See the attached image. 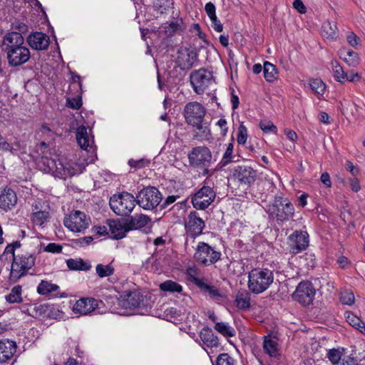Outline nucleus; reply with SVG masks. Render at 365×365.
<instances>
[{
    "label": "nucleus",
    "mask_w": 365,
    "mask_h": 365,
    "mask_svg": "<svg viewBox=\"0 0 365 365\" xmlns=\"http://www.w3.org/2000/svg\"><path fill=\"white\" fill-rule=\"evenodd\" d=\"M30 155L40 170L48 173H52L56 178L66 180L68 177L75 174L74 171L66 167L57 156L55 158L51 157V152L44 141L36 144Z\"/></svg>",
    "instance_id": "obj_1"
},
{
    "label": "nucleus",
    "mask_w": 365,
    "mask_h": 365,
    "mask_svg": "<svg viewBox=\"0 0 365 365\" xmlns=\"http://www.w3.org/2000/svg\"><path fill=\"white\" fill-rule=\"evenodd\" d=\"M36 256L35 254L24 252L16 254L10 266L8 280L10 283H16L21 278L26 276L29 270L35 265Z\"/></svg>",
    "instance_id": "obj_2"
},
{
    "label": "nucleus",
    "mask_w": 365,
    "mask_h": 365,
    "mask_svg": "<svg viewBox=\"0 0 365 365\" xmlns=\"http://www.w3.org/2000/svg\"><path fill=\"white\" fill-rule=\"evenodd\" d=\"M273 282V272L268 268H254L248 273L247 287L255 294L266 291Z\"/></svg>",
    "instance_id": "obj_3"
},
{
    "label": "nucleus",
    "mask_w": 365,
    "mask_h": 365,
    "mask_svg": "<svg viewBox=\"0 0 365 365\" xmlns=\"http://www.w3.org/2000/svg\"><path fill=\"white\" fill-rule=\"evenodd\" d=\"M266 211L270 219H275L278 223H282L293 217L294 208L288 199L276 196L273 203L267 206Z\"/></svg>",
    "instance_id": "obj_4"
},
{
    "label": "nucleus",
    "mask_w": 365,
    "mask_h": 365,
    "mask_svg": "<svg viewBox=\"0 0 365 365\" xmlns=\"http://www.w3.org/2000/svg\"><path fill=\"white\" fill-rule=\"evenodd\" d=\"M163 199L160 191L150 185L143 187L136 195L137 204L145 210L153 211L159 208Z\"/></svg>",
    "instance_id": "obj_5"
},
{
    "label": "nucleus",
    "mask_w": 365,
    "mask_h": 365,
    "mask_svg": "<svg viewBox=\"0 0 365 365\" xmlns=\"http://www.w3.org/2000/svg\"><path fill=\"white\" fill-rule=\"evenodd\" d=\"M136 204V197L128 192H122L117 197L113 195L110 200V208L119 216H129Z\"/></svg>",
    "instance_id": "obj_6"
},
{
    "label": "nucleus",
    "mask_w": 365,
    "mask_h": 365,
    "mask_svg": "<svg viewBox=\"0 0 365 365\" xmlns=\"http://www.w3.org/2000/svg\"><path fill=\"white\" fill-rule=\"evenodd\" d=\"M193 257L197 263L207 267L215 264L220 259L221 252L207 243L200 242L197 245Z\"/></svg>",
    "instance_id": "obj_7"
},
{
    "label": "nucleus",
    "mask_w": 365,
    "mask_h": 365,
    "mask_svg": "<svg viewBox=\"0 0 365 365\" xmlns=\"http://www.w3.org/2000/svg\"><path fill=\"white\" fill-rule=\"evenodd\" d=\"M189 163L194 168H203L202 174H207L209 170L207 167L209 165L212 154L210 149L206 146H197L193 148L188 153Z\"/></svg>",
    "instance_id": "obj_8"
},
{
    "label": "nucleus",
    "mask_w": 365,
    "mask_h": 365,
    "mask_svg": "<svg viewBox=\"0 0 365 365\" xmlns=\"http://www.w3.org/2000/svg\"><path fill=\"white\" fill-rule=\"evenodd\" d=\"M213 81L212 73L203 68L192 71L190 76V83L197 94H202Z\"/></svg>",
    "instance_id": "obj_9"
},
{
    "label": "nucleus",
    "mask_w": 365,
    "mask_h": 365,
    "mask_svg": "<svg viewBox=\"0 0 365 365\" xmlns=\"http://www.w3.org/2000/svg\"><path fill=\"white\" fill-rule=\"evenodd\" d=\"M197 59L198 54L195 49L180 47L177 52V58L175 59L176 67L170 72V75L172 76L177 71V67H179L182 71L190 70Z\"/></svg>",
    "instance_id": "obj_10"
},
{
    "label": "nucleus",
    "mask_w": 365,
    "mask_h": 365,
    "mask_svg": "<svg viewBox=\"0 0 365 365\" xmlns=\"http://www.w3.org/2000/svg\"><path fill=\"white\" fill-rule=\"evenodd\" d=\"M316 289L309 281H302L297 286L295 291L292 294V299L303 306H308L312 304Z\"/></svg>",
    "instance_id": "obj_11"
},
{
    "label": "nucleus",
    "mask_w": 365,
    "mask_h": 365,
    "mask_svg": "<svg viewBox=\"0 0 365 365\" xmlns=\"http://www.w3.org/2000/svg\"><path fill=\"white\" fill-rule=\"evenodd\" d=\"M90 222L84 212L76 210L64 218L63 224L71 231L81 232L88 228Z\"/></svg>",
    "instance_id": "obj_12"
},
{
    "label": "nucleus",
    "mask_w": 365,
    "mask_h": 365,
    "mask_svg": "<svg viewBox=\"0 0 365 365\" xmlns=\"http://www.w3.org/2000/svg\"><path fill=\"white\" fill-rule=\"evenodd\" d=\"M290 253L297 255L305 250L309 246V235L305 231L295 230L288 237Z\"/></svg>",
    "instance_id": "obj_13"
},
{
    "label": "nucleus",
    "mask_w": 365,
    "mask_h": 365,
    "mask_svg": "<svg viewBox=\"0 0 365 365\" xmlns=\"http://www.w3.org/2000/svg\"><path fill=\"white\" fill-rule=\"evenodd\" d=\"M205 227V221L200 217L198 213L196 211L190 212L185 223V230L187 235L195 239L202 233Z\"/></svg>",
    "instance_id": "obj_14"
},
{
    "label": "nucleus",
    "mask_w": 365,
    "mask_h": 365,
    "mask_svg": "<svg viewBox=\"0 0 365 365\" xmlns=\"http://www.w3.org/2000/svg\"><path fill=\"white\" fill-rule=\"evenodd\" d=\"M205 113L206 110L205 107L196 101L187 103L183 110L185 120L188 125L201 119H204Z\"/></svg>",
    "instance_id": "obj_15"
},
{
    "label": "nucleus",
    "mask_w": 365,
    "mask_h": 365,
    "mask_svg": "<svg viewBox=\"0 0 365 365\" xmlns=\"http://www.w3.org/2000/svg\"><path fill=\"white\" fill-rule=\"evenodd\" d=\"M6 53L9 66L13 67L24 64L31 58L29 49L24 45L13 48Z\"/></svg>",
    "instance_id": "obj_16"
},
{
    "label": "nucleus",
    "mask_w": 365,
    "mask_h": 365,
    "mask_svg": "<svg viewBox=\"0 0 365 365\" xmlns=\"http://www.w3.org/2000/svg\"><path fill=\"white\" fill-rule=\"evenodd\" d=\"M197 287L205 296L217 304H222L227 299L226 295L221 293L217 287L211 284L205 278L197 285Z\"/></svg>",
    "instance_id": "obj_17"
},
{
    "label": "nucleus",
    "mask_w": 365,
    "mask_h": 365,
    "mask_svg": "<svg viewBox=\"0 0 365 365\" xmlns=\"http://www.w3.org/2000/svg\"><path fill=\"white\" fill-rule=\"evenodd\" d=\"M17 195L14 190L5 186L0 187V208L5 212L12 210L17 203Z\"/></svg>",
    "instance_id": "obj_18"
},
{
    "label": "nucleus",
    "mask_w": 365,
    "mask_h": 365,
    "mask_svg": "<svg viewBox=\"0 0 365 365\" xmlns=\"http://www.w3.org/2000/svg\"><path fill=\"white\" fill-rule=\"evenodd\" d=\"M121 305L125 308L135 309L147 307L145 297L138 291H130L126 293L121 301Z\"/></svg>",
    "instance_id": "obj_19"
},
{
    "label": "nucleus",
    "mask_w": 365,
    "mask_h": 365,
    "mask_svg": "<svg viewBox=\"0 0 365 365\" xmlns=\"http://www.w3.org/2000/svg\"><path fill=\"white\" fill-rule=\"evenodd\" d=\"M28 44L35 50H46L50 44L49 36L43 32H33L27 37Z\"/></svg>",
    "instance_id": "obj_20"
},
{
    "label": "nucleus",
    "mask_w": 365,
    "mask_h": 365,
    "mask_svg": "<svg viewBox=\"0 0 365 365\" xmlns=\"http://www.w3.org/2000/svg\"><path fill=\"white\" fill-rule=\"evenodd\" d=\"M107 225L109 227L110 237L114 240H120L125 237L126 233L129 232L125 219L108 220Z\"/></svg>",
    "instance_id": "obj_21"
},
{
    "label": "nucleus",
    "mask_w": 365,
    "mask_h": 365,
    "mask_svg": "<svg viewBox=\"0 0 365 365\" xmlns=\"http://www.w3.org/2000/svg\"><path fill=\"white\" fill-rule=\"evenodd\" d=\"M24 43V38L22 35L19 32H9L7 33L3 38L1 50L4 53L13 48L22 46Z\"/></svg>",
    "instance_id": "obj_22"
},
{
    "label": "nucleus",
    "mask_w": 365,
    "mask_h": 365,
    "mask_svg": "<svg viewBox=\"0 0 365 365\" xmlns=\"http://www.w3.org/2000/svg\"><path fill=\"white\" fill-rule=\"evenodd\" d=\"M190 125L193 128V139L208 140L211 137L210 124L205 118L196 121Z\"/></svg>",
    "instance_id": "obj_23"
},
{
    "label": "nucleus",
    "mask_w": 365,
    "mask_h": 365,
    "mask_svg": "<svg viewBox=\"0 0 365 365\" xmlns=\"http://www.w3.org/2000/svg\"><path fill=\"white\" fill-rule=\"evenodd\" d=\"M98 304L94 298H82L76 302L73 310L75 313L86 315L94 311Z\"/></svg>",
    "instance_id": "obj_24"
},
{
    "label": "nucleus",
    "mask_w": 365,
    "mask_h": 365,
    "mask_svg": "<svg viewBox=\"0 0 365 365\" xmlns=\"http://www.w3.org/2000/svg\"><path fill=\"white\" fill-rule=\"evenodd\" d=\"M208 186L204 185L191 195V203L196 210H204L207 208Z\"/></svg>",
    "instance_id": "obj_25"
},
{
    "label": "nucleus",
    "mask_w": 365,
    "mask_h": 365,
    "mask_svg": "<svg viewBox=\"0 0 365 365\" xmlns=\"http://www.w3.org/2000/svg\"><path fill=\"white\" fill-rule=\"evenodd\" d=\"M16 341L9 339L0 340V362H6L11 359L16 352Z\"/></svg>",
    "instance_id": "obj_26"
},
{
    "label": "nucleus",
    "mask_w": 365,
    "mask_h": 365,
    "mask_svg": "<svg viewBox=\"0 0 365 365\" xmlns=\"http://www.w3.org/2000/svg\"><path fill=\"white\" fill-rule=\"evenodd\" d=\"M125 221L128 230L131 231L145 227L150 222L151 219L146 215L140 214L130 216L125 219Z\"/></svg>",
    "instance_id": "obj_27"
},
{
    "label": "nucleus",
    "mask_w": 365,
    "mask_h": 365,
    "mask_svg": "<svg viewBox=\"0 0 365 365\" xmlns=\"http://www.w3.org/2000/svg\"><path fill=\"white\" fill-rule=\"evenodd\" d=\"M76 140L82 149L89 151L88 148H90V149L93 148L94 143L93 137L90 138L88 129L84 125H81L78 128L76 131Z\"/></svg>",
    "instance_id": "obj_28"
},
{
    "label": "nucleus",
    "mask_w": 365,
    "mask_h": 365,
    "mask_svg": "<svg viewBox=\"0 0 365 365\" xmlns=\"http://www.w3.org/2000/svg\"><path fill=\"white\" fill-rule=\"evenodd\" d=\"M234 175L240 182H253L255 181L256 171L250 167L238 166Z\"/></svg>",
    "instance_id": "obj_29"
},
{
    "label": "nucleus",
    "mask_w": 365,
    "mask_h": 365,
    "mask_svg": "<svg viewBox=\"0 0 365 365\" xmlns=\"http://www.w3.org/2000/svg\"><path fill=\"white\" fill-rule=\"evenodd\" d=\"M200 338L207 347H217L220 345L218 336L207 326L204 327L200 331Z\"/></svg>",
    "instance_id": "obj_30"
},
{
    "label": "nucleus",
    "mask_w": 365,
    "mask_h": 365,
    "mask_svg": "<svg viewBox=\"0 0 365 365\" xmlns=\"http://www.w3.org/2000/svg\"><path fill=\"white\" fill-rule=\"evenodd\" d=\"M250 292L245 289H240L237 291L234 300V304L237 309L246 310L250 308Z\"/></svg>",
    "instance_id": "obj_31"
},
{
    "label": "nucleus",
    "mask_w": 365,
    "mask_h": 365,
    "mask_svg": "<svg viewBox=\"0 0 365 365\" xmlns=\"http://www.w3.org/2000/svg\"><path fill=\"white\" fill-rule=\"evenodd\" d=\"M32 211L31 220L36 225H43L50 217L48 211L40 210L39 203H35L32 205Z\"/></svg>",
    "instance_id": "obj_32"
},
{
    "label": "nucleus",
    "mask_w": 365,
    "mask_h": 365,
    "mask_svg": "<svg viewBox=\"0 0 365 365\" xmlns=\"http://www.w3.org/2000/svg\"><path fill=\"white\" fill-rule=\"evenodd\" d=\"M21 247V243L19 240L8 244L3 253L0 255L1 262L11 263L12 260H14V257L16 255V250Z\"/></svg>",
    "instance_id": "obj_33"
},
{
    "label": "nucleus",
    "mask_w": 365,
    "mask_h": 365,
    "mask_svg": "<svg viewBox=\"0 0 365 365\" xmlns=\"http://www.w3.org/2000/svg\"><path fill=\"white\" fill-rule=\"evenodd\" d=\"M340 58H342L349 66L356 67L360 63V58L356 52L343 48L339 51Z\"/></svg>",
    "instance_id": "obj_34"
},
{
    "label": "nucleus",
    "mask_w": 365,
    "mask_h": 365,
    "mask_svg": "<svg viewBox=\"0 0 365 365\" xmlns=\"http://www.w3.org/2000/svg\"><path fill=\"white\" fill-rule=\"evenodd\" d=\"M263 349L270 357H277L279 356V344L269 336L264 337Z\"/></svg>",
    "instance_id": "obj_35"
},
{
    "label": "nucleus",
    "mask_w": 365,
    "mask_h": 365,
    "mask_svg": "<svg viewBox=\"0 0 365 365\" xmlns=\"http://www.w3.org/2000/svg\"><path fill=\"white\" fill-rule=\"evenodd\" d=\"M346 322L353 327L365 334V323L351 312H346L344 314Z\"/></svg>",
    "instance_id": "obj_36"
},
{
    "label": "nucleus",
    "mask_w": 365,
    "mask_h": 365,
    "mask_svg": "<svg viewBox=\"0 0 365 365\" xmlns=\"http://www.w3.org/2000/svg\"><path fill=\"white\" fill-rule=\"evenodd\" d=\"M59 289V286L47 280H41L37 287V293L42 296H48Z\"/></svg>",
    "instance_id": "obj_37"
},
{
    "label": "nucleus",
    "mask_w": 365,
    "mask_h": 365,
    "mask_svg": "<svg viewBox=\"0 0 365 365\" xmlns=\"http://www.w3.org/2000/svg\"><path fill=\"white\" fill-rule=\"evenodd\" d=\"M214 329L225 338L233 337L236 335V331L234 327L227 322H215Z\"/></svg>",
    "instance_id": "obj_38"
},
{
    "label": "nucleus",
    "mask_w": 365,
    "mask_h": 365,
    "mask_svg": "<svg viewBox=\"0 0 365 365\" xmlns=\"http://www.w3.org/2000/svg\"><path fill=\"white\" fill-rule=\"evenodd\" d=\"M264 77L267 82L272 83L277 79L278 73L274 65L269 61H264L263 65Z\"/></svg>",
    "instance_id": "obj_39"
},
{
    "label": "nucleus",
    "mask_w": 365,
    "mask_h": 365,
    "mask_svg": "<svg viewBox=\"0 0 365 365\" xmlns=\"http://www.w3.org/2000/svg\"><path fill=\"white\" fill-rule=\"evenodd\" d=\"M66 264L69 269L75 271H87L91 268V265L82 259H68L66 260Z\"/></svg>",
    "instance_id": "obj_40"
},
{
    "label": "nucleus",
    "mask_w": 365,
    "mask_h": 365,
    "mask_svg": "<svg viewBox=\"0 0 365 365\" xmlns=\"http://www.w3.org/2000/svg\"><path fill=\"white\" fill-rule=\"evenodd\" d=\"M336 30L335 22L327 21L322 24V35L326 38L335 39L337 37Z\"/></svg>",
    "instance_id": "obj_41"
},
{
    "label": "nucleus",
    "mask_w": 365,
    "mask_h": 365,
    "mask_svg": "<svg viewBox=\"0 0 365 365\" xmlns=\"http://www.w3.org/2000/svg\"><path fill=\"white\" fill-rule=\"evenodd\" d=\"M21 294L22 287L16 285L11 289L10 293L5 297V299L10 304L21 303L23 301Z\"/></svg>",
    "instance_id": "obj_42"
},
{
    "label": "nucleus",
    "mask_w": 365,
    "mask_h": 365,
    "mask_svg": "<svg viewBox=\"0 0 365 365\" xmlns=\"http://www.w3.org/2000/svg\"><path fill=\"white\" fill-rule=\"evenodd\" d=\"M48 311L46 304H33L28 308V315L34 318L46 316Z\"/></svg>",
    "instance_id": "obj_43"
},
{
    "label": "nucleus",
    "mask_w": 365,
    "mask_h": 365,
    "mask_svg": "<svg viewBox=\"0 0 365 365\" xmlns=\"http://www.w3.org/2000/svg\"><path fill=\"white\" fill-rule=\"evenodd\" d=\"M160 289L163 292L171 293H180L182 291V287L178 282L173 280H166L160 284Z\"/></svg>",
    "instance_id": "obj_44"
},
{
    "label": "nucleus",
    "mask_w": 365,
    "mask_h": 365,
    "mask_svg": "<svg viewBox=\"0 0 365 365\" xmlns=\"http://www.w3.org/2000/svg\"><path fill=\"white\" fill-rule=\"evenodd\" d=\"M114 267L111 263L104 265L103 264H98L96 267V272L100 278L110 277L114 273Z\"/></svg>",
    "instance_id": "obj_45"
},
{
    "label": "nucleus",
    "mask_w": 365,
    "mask_h": 365,
    "mask_svg": "<svg viewBox=\"0 0 365 365\" xmlns=\"http://www.w3.org/2000/svg\"><path fill=\"white\" fill-rule=\"evenodd\" d=\"M199 272H200L199 269L195 265L189 267L186 269V274H187L188 281L193 283L197 287L205 279L204 277L203 278L197 277V276L199 275Z\"/></svg>",
    "instance_id": "obj_46"
},
{
    "label": "nucleus",
    "mask_w": 365,
    "mask_h": 365,
    "mask_svg": "<svg viewBox=\"0 0 365 365\" xmlns=\"http://www.w3.org/2000/svg\"><path fill=\"white\" fill-rule=\"evenodd\" d=\"M309 86L313 92L319 95H323L326 89L325 83L319 78L311 79Z\"/></svg>",
    "instance_id": "obj_47"
},
{
    "label": "nucleus",
    "mask_w": 365,
    "mask_h": 365,
    "mask_svg": "<svg viewBox=\"0 0 365 365\" xmlns=\"http://www.w3.org/2000/svg\"><path fill=\"white\" fill-rule=\"evenodd\" d=\"M173 5V0H155L153 2L154 9L160 11L161 14L165 13Z\"/></svg>",
    "instance_id": "obj_48"
},
{
    "label": "nucleus",
    "mask_w": 365,
    "mask_h": 365,
    "mask_svg": "<svg viewBox=\"0 0 365 365\" xmlns=\"http://www.w3.org/2000/svg\"><path fill=\"white\" fill-rule=\"evenodd\" d=\"M334 76L335 79L341 83L344 82L345 76H346V72H345L343 68L338 63V62H332Z\"/></svg>",
    "instance_id": "obj_49"
},
{
    "label": "nucleus",
    "mask_w": 365,
    "mask_h": 365,
    "mask_svg": "<svg viewBox=\"0 0 365 365\" xmlns=\"http://www.w3.org/2000/svg\"><path fill=\"white\" fill-rule=\"evenodd\" d=\"M352 108L351 114L357 120H361L365 118V106H361L357 105L356 103H353L351 105Z\"/></svg>",
    "instance_id": "obj_50"
},
{
    "label": "nucleus",
    "mask_w": 365,
    "mask_h": 365,
    "mask_svg": "<svg viewBox=\"0 0 365 365\" xmlns=\"http://www.w3.org/2000/svg\"><path fill=\"white\" fill-rule=\"evenodd\" d=\"M259 127L265 133H277V128L270 120H261L259 123Z\"/></svg>",
    "instance_id": "obj_51"
},
{
    "label": "nucleus",
    "mask_w": 365,
    "mask_h": 365,
    "mask_svg": "<svg viewBox=\"0 0 365 365\" xmlns=\"http://www.w3.org/2000/svg\"><path fill=\"white\" fill-rule=\"evenodd\" d=\"M216 365H235V361L228 354L222 353L217 357Z\"/></svg>",
    "instance_id": "obj_52"
},
{
    "label": "nucleus",
    "mask_w": 365,
    "mask_h": 365,
    "mask_svg": "<svg viewBox=\"0 0 365 365\" xmlns=\"http://www.w3.org/2000/svg\"><path fill=\"white\" fill-rule=\"evenodd\" d=\"M247 138V130L245 125L243 123H241L239 125L237 135V141L238 144L245 145L246 143Z\"/></svg>",
    "instance_id": "obj_53"
},
{
    "label": "nucleus",
    "mask_w": 365,
    "mask_h": 365,
    "mask_svg": "<svg viewBox=\"0 0 365 365\" xmlns=\"http://www.w3.org/2000/svg\"><path fill=\"white\" fill-rule=\"evenodd\" d=\"M327 358L334 365H336V363L340 362L342 359L341 353L337 349H331L328 351Z\"/></svg>",
    "instance_id": "obj_54"
},
{
    "label": "nucleus",
    "mask_w": 365,
    "mask_h": 365,
    "mask_svg": "<svg viewBox=\"0 0 365 365\" xmlns=\"http://www.w3.org/2000/svg\"><path fill=\"white\" fill-rule=\"evenodd\" d=\"M233 148H234V145H233L232 143H230L227 145L226 150L223 155L222 160L220 162V164L222 165V166H225L232 162Z\"/></svg>",
    "instance_id": "obj_55"
},
{
    "label": "nucleus",
    "mask_w": 365,
    "mask_h": 365,
    "mask_svg": "<svg viewBox=\"0 0 365 365\" xmlns=\"http://www.w3.org/2000/svg\"><path fill=\"white\" fill-rule=\"evenodd\" d=\"M340 301L342 304L352 305L354 303V295L353 292L345 290L340 294Z\"/></svg>",
    "instance_id": "obj_56"
},
{
    "label": "nucleus",
    "mask_w": 365,
    "mask_h": 365,
    "mask_svg": "<svg viewBox=\"0 0 365 365\" xmlns=\"http://www.w3.org/2000/svg\"><path fill=\"white\" fill-rule=\"evenodd\" d=\"M82 106V98L81 96H77L73 98H68L66 99V106L78 110Z\"/></svg>",
    "instance_id": "obj_57"
},
{
    "label": "nucleus",
    "mask_w": 365,
    "mask_h": 365,
    "mask_svg": "<svg viewBox=\"0 0 365 365\" xmlns=\"http://www.w3.org/2000/svg\"><path fill=\"white\" fill-rule=\"evenodd\" d=\"M11 27L14 30H15L13 32H19L21 35L28 31V26L19 20H16L14 22H13Z\"/></svg>",
    "instance_id": "obj_58"
},
{
    "label": "nucleus",
    "mask_w": 365,
    "mask_h": 365,
    "mask_svg": "<svg viewBox=\"0 0 365 365\" xmlns=\"http://www.w3.org/2000/svg\"><path fill=\"white\" fill-rule=\"evenodd\" d=\"M0 150L6 152L9 151L11 153L14 154L16 151L10 143L0 133Z\"/></svg>",
    "instance_id": "obj_59"
},
{
    "label": "nucleus",
    "mask_w": 365,
    "mask_h": 365,
    "mask_svg": "<svg viewBox=\"0 0 365 365\" xmlns=\"http://www.w3.org/2000/svg\"><path fill=\"white\" fill-rule=\"evenodd\" d=\"M149 163H150V161L145 158H141L138 160H135L133 159H130L128 160V165L131 168H144L146 165H148Z\"/></svg>",
    "instance_id": "obj_60"
},
{
    "label": "nucleus",
    "mask_w": 365,
    "mask_h": 365,
    "mask_svg": "<svg viewBox=\"0 0 365 365\" xmlns=\"http://www.w3.org/2000/svg\"><path fill=\"white\" fill-rule=\"evenodd\" d=\"M179 197V195H169L162 202L160 203L159 210H163L167 208L170 205L174 203Z\"/></svg>",
    "instance_id": "obj_61"
},
{
    "label": "nucleus",
    "mask_w": 365,
    "mask_h": 365,
    "mask_svg": "<svg viewBox=\"0 0 365 365\" xmlns=\"http://www.w3.org/2000/svg\"><path fill=\"white\" fill-rule=\"evenodd\" d=\"M63 247L61 245L54 242L48 243L44 248V251L51 253H61Z\"/></svg>",
    "instance_id": "obj_62"
},
{
    "label": "nucleus",
    "mask_w": 365,
    "mask_h": 365,
    "mask_svg": "<svg viewBox=\"0 0 365 365\" xmlns=\"http://www.w3.org/2000/svg\"><path fill=\"white\" fill-rule=\"evenodd\" d=\"M346 40L349 44L354 48H356L359 44L360 38L354 33L349 32L346 36Z\"/></svg>",
    "instance_id": "obj_63"
},
{
    "label": "nucleus",
    "mask_w": 365,
    "mask_h": 365,
    "mask_svg": "<svg viewBox=\"0 0 365 365\" xmlns=\"http://www.w3.org/2000/svg\"><path fill=\"white\" fill-rule=\"evenodd\" d=\"M165 314L168 318H170V319H176L180 316V312L174 307L167 308L165 310Z\"/></svg>",
    "instance_id": "obj_64"
}]
</instances>
